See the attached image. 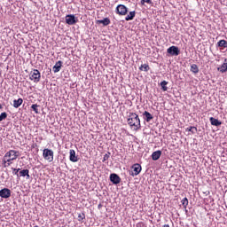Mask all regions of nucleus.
<instances>
[{
	"label": "nucleus",
	"mask_w": 227,
	"mask_h": 227,
	"mask_svg": "<svg viewBox=\"0 0 227 227\" xmlns=\"http://www.w3.org/2000/svg\"><path fill=\"white\" fill-rule=\"evenodd\" d=\"M128 125L134 130H139L141 129V120H139V115L136 113H129Z\"/></svg>",
	"instance_id": "1"
},
{
	"label": "nucleus",
	"mask_w": 227,
	"mask_h": 227,
	"mask_svg": "<svg viewBox=\"0 0 227 227\" xmlns=\"http://www.w3.org/2000/svg\"><path fill=\"white\" fill-rule=\"evenodd\" d=\"M6 157H10L11 159L4 160V168H8V166H11L12 160H15L17 157H19V151L10 150L5 153L4 158Z\"/></svg>",
	"instance_id": "2"
},
{
	"label": "nucleus",
	"mask_w": 227,
	"mask_h": 227,
	"mask_svg": "<svg viewBox=\"0 0 227 227\" xmlns=\"http://www.w3.org/2000/svg\"><path fill=\"white\" fill-rule=\"evenodd\" d=\"M43 157L48 162H52L54 160V151L51 149H43Z\"/></svg>",
	"instance_id": "3"
},
{
	"label": "nucleus",
	"mask_w": 227,
	"mask_h": 227,
	"mask_svg": "<svg viewBox=\"0 0 227 227\" xmlns=\"http://www.w3.org/2000/svg\"><path fill=\"white\" fill-rule=\"evenodd\" d=\"M115 13L121 17H124L127 15V13H129V8H127L125 4H118L115 8Z\"/></svg>",
	"instance_id": "4"
},
{
	"label": "nucleus",
	"mask_w": 227,
	"mask_h": 227,
	"mask_svg": "<svg viewBox=\"0 0 227 227\" xmlns=\"http://www.w3.org/2000/svg\"><path fill=\"white\" fill-rule=\"evenodd\" d=\"M79 22V19L74 14L66 15V24L68 26H75Z\"/></svg>",
	"instance_id": "5"
},
{
	"label": "nucleus",
	"mask_w": 227,
	"mask_h": 227,
	"mask_svg": "<svg viewBox=\"0 0 227 227\" xmlns=\"http://www.w3.org/2000/svg\"><path fill=\"white\" fill-rule=\"evenodd\" d=\"M131 171H129V175L131 176H137V175H139V173H141V170L143 169L141 168V165L139 163H136L131 167Z\"/></svg>",
	"instance_id": "6"
},
{
	"label": "nucleus",
	"mask_w": 227,
	"mask_h": 227,
	"mask_svg": "<svg viewBox=\"0 0 227 227\" xmlns=\"http://www.w3.org/2000/svg\"><path fill=\"white\" fill-rule=\"evenodd\" d=\"M41 77H42V74H40V71L38 69H34L31 72L30 79L31 81H34V82H40Z\"/></svg>",
	"instance_id": "7"
},
{
	"label": "nucleus",
	"mask_w": 227,
	"mask_h": 227,
	"mask_svg": "<svg viewBox=\"0 0 227 227\" xmlns=\"http://www.w3.org/2000/svg\"><path fill=\"white\" fill-rule=\"evenodd\" d=\"M109 180L114 185H118V184H121V177H120L116 173H112L110 174Z\"/></svg>",
	"instance_id": "8"
},
{
	"label": "nucleus",
	"mask_w": 227,
	"mask_h": 227,
	"mask_svg": "<svg viewBox=\"0 0 227 227\" xmlns=\"http://www.w3.org/2000/svg\"><path fill=\"white\" fill-rule=\"evenodd\" d=\"M167 52L170 56H179L180 48H178V46H170L168 49H167Z\"/></svg>",
	"instance_id": "9"
},
{
	"label": "nucleus",
	"mask_w": 227,
	"mask_h": 227,
	"mask_svg": "<svg viewBox=\"0 0 227 227\" xmlns=\"http://www.w3.org/2000/svg\"><path fill=\"white\" fill-rule=\"evenodd\" d=\"M12 196V191L8 188H3L0 190V198H4V200H8Z\"/></svg>",
	"instance_id": "10"
},
{
	"label": "nucleus",
	"mask_w": 227,
	"mask_h": 227,
	"mask_svg": "<svg viewBox=\"0 0 227 227\" xmlns=\"http://www.w3.org/2000/svg\"><path fill=\"white\" fill-rule=\"evenodd\" d=\"M69 160L71 162H78L79 161V158L77 157V155H75V150L71 149L69 151Z\"/></svg>",
	"instance_id": "11"
},
{
	"label": "nucleus",
	"mask_w": 227,
	"mask_h": 227,
	"mask_svg": "<svg viewBox=\"0 0 227 227\" xmlns=\"http://www.w3.org/2000/svg\"><path fill=\"white\" fill-rule=\"evenodd\" d=\"M209 121H210L211 125H213L214 127H221V125H223V122L221 121H218L217 119H215L214 117H210Z\"/></svg>",
	"instance_id": "12"
},
{
	"label": "nucleus",
	"mask_w": 227,
	"mask_h": 227,
	"mask_svg": "<svg viewBox=\"0 0 227 227\" xmlns=\"http://www.w3.org/2000/svg\"><path fill=\"white\" fill-rule=\"evenodd\" d=\"M63 66V61L59 60L55 66L53 67L52 70L54 72V74H58V72H59V70H61V67Z\"/></svg>",
	"instance_id": "13"
},
{
	"label": "nucleus",
	"mask_w": 227,
	"mask_h": 227,
	"mask_svg": "<svg viewBox=\"0 0 227 227\" xmlns=\"http://www.w3.org/2000/svg\"><path fill=\"white\" fill-rule=\"evenodd\" d=\"M143 116L144 120L147 122H150L152 120H153V115H152V114H150L148 111H145Z\"/></svg>",
	"instance_id": "14"
},
{
	"label": "nucleus",
	"mask_w": 227,
	"mask_h": 227,
	"mask_svg": "<svg viewBox=\"0 0 227 227\" xmlns=\"http://www.w3.org/2000/svg\"><path fill=\"white\" fill-rule=\"evenodd\" d=\"M160 155H162V151L158 150L153 152L151 157L153 160H159V159H160Z\"/></svg>",
	"instance_id": "15"
},
{
	"label": "nucleus",
	"mask_w": 227,
	"mask_h": 227,
	"mask_svg": "<svg viewBox=\"0 0 227 227\" xmlns=\"http://www.w3.org/2000/svg\"><path fill=\"white\" fill-rule=\"evenodd\" d=\"M23 102L24 99H22L21 98H20L19 99H14L13 107H15V109H19V107L22 106Z\"/></svg>",
	"instance_id": "16"
},
{
	"label": "nucleus",
	"mask_w": 227,
	"mask_h": 227,
	"mask_svg": "<svg viewBox=\"0 0 227 227\" xmlns=\"http://www.w3.org/2000/svg\"><path fill=\"white\" fill-rule=\"evenodd\" d=\"M217 70L222 74H225V72H227V59H224L223 64L220 67H218Z\"/></svg>",
	"instance_id": "17"
},
{
	"label": "nucleus",
	"mask_w": 227,
	"mask_h": 227,
	"mask_svg": "<svg viewBox=\"0 0 227 227\" xmlns=\"http://www.w3.org/2000/svg\"><path fill=\"white\" fill-rule=\"evenodd\" d=\"M97 24H103V26H109L111 24V20L109 18H105L103 20H98Z\"/></svg>",
	"instance_id": "18"
},
{
	"label": "nucleus",
	"mask_w": 227,
	"mask_h": 227,
	"mask_svg": "<svg viewBox=\"0 0 227 227\" xmlns=\"http://www.w3.org/2000/svg\"><path fill=\"white\" fill-rule=\"evenodd\" d=\"M136 17V11L129 12V15L125 18V20L129 22V20H134V18Z\"/></svg>",
	"instance_id": "19"
},
{
	"label": "nucleus",
	"mask_w": 227,
	"mask_h": 227,
	"mask_svg": "<svg viewBox=\"0 0 227 227\" xmlns=\"http://www.w3.org/2000/svg\"><path fill=\"white\" fill-rule=\"evenodd\" d=\"M190 70H191V72H192V74H199L200 73V67H198V65H196V64H192L191 66Z\"/></svg>",
	"instance_id": "20"
},
{
	"label": "nucleus",
	"mask_w": 227,
	"mask_h": 227,
	"mask_svg": "<svg viewBox=\"0 0 227 227\" xmlns=\"http://www.w3.org/2000/svg\"><path fill=\"white\" fill-rule=\"evenodd\" d=\"M218 47H223V49H227V41L224 39L220 40L217 43Z\"/></svg>",
	"instance_id": "21"
},
{
	"label": "nucleus",
	"mask_w": 227,
	"mask_h": 227,
	"mask_svg": "<svg viewBox=\"0 0 227 227\" xmlns=\"http://www.w3.org/2000/svg\"><path fill=\"white\" fill-rule=\"evenodd\" d=\"M20 176H27V178H29V169H23L20 171Z\"/></svg>",
	"instance_id": "22"
},
{
	"label": "nucleus",
	"mask_w": 227,
	"mask_h": 227,
	"mask_svg": "<svg viewBox=\"0 0 227 227\" xmlns=\"http://www.w3.org/2000/svg\"><path fill=\"white\" fill-rule=\"evenodd\" d=\"M160 86L161 87L162 91H168V82L167 81H162L160 83Z\"/></svg>",
	"instance_id": "23"
},
{
	"label": "nucleus",
	"mask_w": 227,
	"mask_h": 227,
	"mask_svg": "<svg viewBox=\"0 0 227 227\" xmlns=\"http://www.w3.org/2000/svg\"><path fill=\"white\" fill-rule=\"evenodd\" d=\"M186 130H188V132H191L192 134H195L198 132V128L194 126H190L189 128L186 129Z\"/></svg>",
	"instance_id": "24"
},
{
	"label": "nucleus",
	"mask_w": 227,
	"mask_h": 227,
	"mask_svg": "<svg viewBox=\"0 0 227 227\" xmlns=\"http://www.w3.org/2000/svg\"><path fill=\"white\" fill-rule=\"evenodd\" d=\"M139 70L148 72V70H150V66H148L147 64H144L139 67Z\"/></svg>",
	"instance_id": "25"
},
{
	"label": "nucleus",
	"mask_w": 227,
	"mask_h": 227,
	"mask_svg": "<svg viewBox=\"0 0 227 227\" xmlns=\"http://www.w3.org/2000/svg\"><path fill=\"white\" fill-rule=\"evenodd\" d=\"M86 219V215L84 213L79 214L78 215V221L80 223H82Z\"/></svg>",
	"instance_id": "26"
},
{
	"label": "nucleus",
	"mask_w": 227,
	"mask_h": 227,
	"mask_svg": "<svg viewBox=\"0 0 227 227\" xmlns=\"http://www.w3.org/2000/svg\"><path fill=\"white\" fill-rule=\"evenodd\" d=\"M182 205H183L184 208H187V205H189V200L187 198L183 199Z\"/></svg>",
	"instance_id": "27"
},
{
	"label": "nucleus",
	"mask_w": 227,
	"mask_h": 227,
	"mask_svg": "<svg viewBox=\"0 0 227 227\" xmlns=\"http://www.w3.org/2000/svg\"><path fill=\"white\" fill-rule=\"evenodd\" d=\"M6 118H8V114H6V112H3L0 114V121H3V120H6Z\"/></svg>",
	"instance_id": "28"
},
{
	"label": "nucleus",
	"mask_w": 227,
	"mask_h": 227,
	"mask_svg": "<svg viewBox=\"0 0 227 227\" xmlns=\"http://www.w3.org/2000/svg\"><path fill=\"white\" fill-rule=\"evenodd\" d=\"M31 109L35 111V114H38V106L36 104L32 105Z\"/></svg>",
	"instance_id": "29"
},
{
	"label": "nucleus",
	"mask_w": 227,
	"mask_h": 227,
	"mask_svg": "<svg viewBox=\"0 0 227 227\" xmlns=\"http://www.w3.org/2000/svg\"><path fill=\"white\" fill-rule=\"evenodd\" d=\"M111 155V153L108 152L107 153H106L103 157V162H106V160H109V157Z\"/></svg>",
	"instance_id": "30"
},
{
	"label": "nucleus",
	"mask_w": 227,
	"mask_h": 227,
	"mask_svg": "<svg viewBox=\"0 0 227 227\" xmlns=\"http://www.w3.org/2000/svg\"><path fill=\"white\" fill-rule=\"evenodd\" d=\"M141 4L145 5V3H147V4H153V2L152 0H141Z\"/></svg>",
	"instance_id": "31"
},
{
	"label": "nucleus",
	"mask_w": 227,
	"mask_h": 227,
	"mask_svg": "<svg viewBox=\"0 0 227 227\" xmlns=\"http://www.w3.org/2000/svg\"><path fill=\"white\" fill-rule=\"evenodd\" d=\"M12 169L13 175H16L17 176H19V171H20V168H12Z\"/></svg>",
	"instance_id": "32"
},
{
	"label": "nucleus",
	"mask_w": 227,
	"mask_h": 227,
	"mask_svg": "<svg viewBox=\"0 0 227 227\" xmlns=\"http://www.w3.org/2000/svg\"><path fill=\"white\" fill-rule=\"evenodd\" d=\"M136 227H145V223L143 222L137 223Z\"/></svg>",
	"instance_id": "33"
},
{
	"label": "nucleus",
	"mask_w": 227,
	"mask_h": 227,
	"mask_svg": "<svg viewBox=\"0 0 227 227\" xmlns=\"http://www.w3.org/2000/svg\"><path fill=\"white\" fill-rule=\"evenodd\" d=\"M98 208H102V204H99L98 206Z\"/></svg>",
	"instance_id": "34"
},
{
	"label": "nucleus",
	"mask_w": 227,
	"mask_h": 227,
	"mask_svg": "<svg viewBox=\"0 0 227 227\" xmlns=\"http://www.w3.org/2000/svg\"><path fill=\"white\" fill-rule=\"evenodd\" d=\"M31 227H39V226H38V225H34V226H33V225H31Z\"/></svg>",
	"instance_id": "35"
},
{
	"label": "nucleus",
	"mask_w": 227,
	"mask_h": 227,
	"mask_svg": "<svg viewBox=\"0 0 227 227\" xmlns=\"http://www.w3.org/2000/svg\"><path fill=\"white\" fill-rule=\"evenodd\" d=\"M0 109H3V105H0Z\"/></svg>",
	"instance_id": "36"
}]
</instances>
